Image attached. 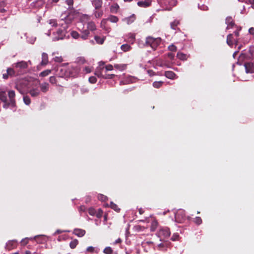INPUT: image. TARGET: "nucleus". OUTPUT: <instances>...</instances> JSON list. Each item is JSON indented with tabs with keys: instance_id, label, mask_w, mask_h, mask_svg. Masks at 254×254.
<instances>
[{
	"instance_id": "f257e3e1",
	"label": "nucleus",
	"mask_w": 254,
	"mask_h": 254,
	"mask_svg": "<svg viewBox=\"0 0 254 254\" xmlns=\"http://www.w3.org/2000/svg\"><path fill=\"white\" fill-rule=\"evenodd\" d=\"M61 22H62L60 23L59 24H61L62 27L59 28L56 33H53L54 35L52 38L53 41L63 40L65 37V35L67 33L66 29L68 28V24L65 21L61 20Z\"/></svg>"
},
{
	"instance_id": "f03ea898",
	"label": "nucleus",
	"mask_w": 254,
	"mask_h": 254,
	"mask_svg": "<svg viewBox=\"0 0 254 254\" xmlns=\"http://www.w3.org/2000/svg\"><path fill=\"white\" fill-rule=\"evenodd\" d=\"M91 4L94 7L93 10V14L96 18L101 17L104 14V11L102 9L103 5L102 0H92Z\"/></svg>"
},
{
	"instance_id": "7ed1b4c3",
	"label": "nucleus",
	"mask_w": 254,
	"mask_h": 254,
	"mask_svg": "<svg viewBox=\"0 0 254 254\" xmlns=\"http://www.w3.org/2000/svg\"><path fill=\"white\" fill-rule=\"evenodd\" d=\"M7 95L9 98V101H8V104L3 105V108L6 109H8V108H10L11 109H14V111H15L16 101L15 99V93L14 91L12 90H9L8 91Z\"/></svg>"
},
{
	"instance_id": "20e7f679",
	"label": "nucleus",
	"mask_w": 254,
	"mask_h": 254,
	"mask_svg": "<svg viewBox=\"0 0 254 254\" xmlns=\"http://www.w3.org/2000/svg\"><path fill=\"white\" fill-rule=\"evenodd\" d=\"M162 40L161 38H154L151 36H148L146 38L145 44L150 46L153 50H156L158 46L161 43Z\"/></svg>"
},
{
	"instance_id": "39448f33",
	"label": "nucleus",
	"mask_w": 254,
	"mask_h": 254,
	"mask_svg": "<svg viewBox=\"0 0 254 254\" xmlns=\"http://www.w3.org/2000/svg\"><path fill=\"white\" fill-rule=\"evenodd\" d=\"M12 66L16 69L18 74L21 75L24 73L28 68V62L21 61L13 63L12 64Z\"/></svg>"
},
{
	"instance_id": "423d86ee",
	"label": "nucleus",
	"mask_w": 254,
	"mask_h": 254,
	"mask_svg": "<svg viewBox=\"0 0 254 254\" xmlns=\"http://www.w3.org/2000/svg\"><path fill=\"white\" fill-rule=\"evenodd\" d=\"M171 235L170 229L168 227L161 228L157 233V236L161 241H166Z\"/></svg>"
},
{
	"instance_id": "0eeeda50",
	"label": "nucleus",
	"mask_w": 254,
	"mask_h": 254,
	"mask_svg": "<svg viewBox=\"0 0 254 254\" xmlns=\"http://www.w3.org/2000/svg\"><path fill=\"white\" fill-rule=\"evenodd\" d=\"M90 19V16L87 14H84L82 16L81 19L83 22L87 23V30L89 31L90 30L91 31H94L96 29V26L94 22L89 21Z\"/></svg>"
},
{
	"instance_id": "6e6552de",
	"label": "nucleus",
	"mask_w": 254,
	"mask_h": 254,
	"mask_svg": "<svg viewBox=\"0 0 254 254\" xmlns=\"http://www.w3.org/2000/svg\"><path fill=\"white\" fill-rule=\"evenodd\" d=\"M176 222L179 223H183L186 219L185 211L184 210L180 209L175 213Z\"/></svg>"
},
{
	"instance_id": "1a4fd4ad",
	"label": "nucleus",
	"mask_w": 254,
	"mask_h": 254,
	"mask_svg": "<svg viewBox=\"0 0 254 254\" xmlns=\"http://www.w3.org/2000/svg\"><path fill=\"white\" fill-rule=\"evenodd\" d=\"M240 38H236L235 39H233V36L232 34H229L227 36V44L230 46L232 47L234 44V42H235V44L236 46H239L238 49H240L241 48V46H239V43L240 42Z\"/></svg>"
},
{
	"instance_id": "9d476101",
	"label": "nucleus",
	"mask_w": 254,
	"mask_h": 254,
	"mask_svg": "<svg viewBox=\"0 0 254 254\" xmlns=\"http://www.w3.org/2000/svg\"><path fill=\"white\" fill-rule=\"evenodd\" d=\"M244 66L247 73L254 72V61L246 63Z\"/></svg>"
},
{
	"instance_id": "9b49d317",
	"label": "nucleus",
	"mask_w": 254,
	"mask_h": 254,
	"mask_svg": "<svg viewBox=\"0 0 254 254\" xmlns=\"http://www.w3.org/2000/svg\"><path fill=\"white\" fill-rule=\"evenodd\" d=\"M28 93L32 97H36L40 95L41 92L39 87H35L31 88Z\"/></svg>"
},
{
	"instance_id": "f8f14e48",
	"label": "nucleus",
	"mask_w": 254,
	"mask_h": 254,
	"mask_svg": "<svg viewBox=\"0 0 254 254\" xmlns=\"http://www.w3.org/2000/svg\"><path fill=\"white\" fill-rule=\"evenodd\" d=\"M17 241L16 240H9L6 243L5 248L8 250H11L17 247Z\"/></svg>"
},
{
	"instance_id": "ddd939ff",
	"label": "nucleus",
	"mask_w": 254,
	"mask_h": 254,
	"mask_svg": "<svg viewBox=\"0 0 254 254\" xmlns=\"http://www.w3.org/2000/svg\"><path fill=\"white\" fill-rule=\"evenodd\" d=\"M6 71L8 72V75L10 77H15L17 75H19L18 74L17 71L15 68L12 66V67H8L6 69Z\"/></svg>"
},
{
	"instance_id": "4468645a",
	"label": "nucleus",
	"mask_w": 254,
	"mask_h": 254,
	"mask_svg": "<svg viewBox=\"0 0 254 254\" xmlns=\"http://www.w3.org/2000/svg\"><path fill=\"white\" fill-rule=\"evenodd\" d=\"M151 3V0H144L138 1L137 4L140 7H147L150 5Z\"/></svg>"
},
{
	"instance_id": "2eb2a0df",
	"label": "nucleus",
	"mask_w": 254,
	"mask_h": 254,
	"mask_svg": "<svg viewBox=\"0 0 254 254\" xmlns=\"http://www.w3.org/2000/svg\"><path fill=\"white\" fill-rule=\"evenodd\" d=\"M225 22L227 25V29L232 28L235 25V23L231 16L226 17Z\"/></svg>"
},
{
	"instance_id": "dca6fc26",
	"label": "nucleus",
	"mask_w": 254,
	"mask_h": 254,
	"mask_svg": "<svg viewBox=\"0 0 254 254\" xmlns=\"http://www.w3.org/2000/svg\"><path fill=\"white\" fill-rule=\"evenodd\" d=\"M73 234L79 237H82L85 234V231L83 229L76 228L74 229Z\"/></svg>"
},
{
	"instance_id": "f3484780",
	"label": "nucleus",
	"mask_w": 254,
	"mask_h": 254,
	"mask_svg": "<svg viewBox=\"0 0 254 254\" xmlns=\"http://www.w3.org/2000/svg\"><path fill=\"white\" fill-rule=\"evenodd\" d=\"M49 84L47 82H44L42 84H40V92L42 91L43 93H46L49 90Z\"/></svg>"
},
{
	"instance_id": "a211bd4d",
	"label": "nucleus",
	"mask_w": 254,
	"mask_h": 254,
	"mask_svg": "<svg viewBox=\"0 0 254 254\" xmlns=\"http://www.w3.org/2000/svg\"><path fill=\"white\" fill-rule=\"evenodd\" d=\"M0 100L3 103V105L8 104L7 95L5 91H0Z\"/></svg>"
},
{
	"instance_id": "6ab92c4d",
	"label": "nucleus",
	"mask_w": 254,
	"mask_h": 254,
	"mask_svg": "<svg viewBox=\"0 0 254 254\" xmlns=\"http://www.w3.org/2000/svg\"><path fill=\"white\" fill-rule=\"evenodd\" d=\"M180 24V20L178 19H175L174 21L170 23L171 28L175 30H180L179 28H178V26Z\"/></svg>"
},
{
	"instance_id": "aec40b11",
	"label": "nucleus",
	"mask_w": 254,
	"mask_h": 254,
	"mask_svg": "<svg viewBox=\"0 0 254 254\" xmlns=\"http://www.w3.org/2000/svg\"><path fill=\"white\" fill-rule=\"evenodd\" d=\"M90 34V32L87 29L83 30L81 31L80 38L84 40L88 39V37Z\"/></svg>"
},
{
	"instance_id": "412c9836",
	"label": "nucleus",
	"mask_w": 254,
	"mask_h": 254,
	"mask_svg": "<svg viewBox=\"0 0 254 254\" xmlns=\"http://www.w3.org/2000/svg\"><path fill=\"white\" fill-rule=\"evenodd\" d=\"M33 239H35L38 243H42L46 241L45 235H37L35 236Z\"/></svg>"
},
{
	"instance_id": "4be33fe9",
	"label": "nucleus",
	"mask_w": 254,
	"mask_h": 254,
	"mask_svg": "<svg viewBox=\"0 0 254 254\" xmlns=\"http://www.w3.org/2000/svg\"><path fill=\"white\" fill-rule=\"evenodd\" d=\"M120 7L117 3H113L110 7V11L112 13H117Z\"/></svg>"
},
{
	"instance_id": "5701e85b",
	"label": "nucleus",
	"mask_w": 254,
	"mask_h": 254,
	"mask_svg": "<svg viewBox=\"0 0 254 254\" xmlns=\"http://www.w3.org/2000/svg\"><path fill=\"white\" fill-rule=\"evenodd\" d=\"M94 39L97 44L102 45L105 41V37H101L99 36L95 35L94 36Z\"/></svg>"
},
{
	"instance_id": "b1692460",
	"label": "nucleus",
	"mask_w": 254,
	"mask_h": 254,
	"mask_svg": "<svg viewBox=\"0 0 254 254\" xmlns=\"http://www.w3.org/2000/svg\"><path fill=\"white\" fill-rule=\"evenodd\" d=\"M48 62V56L45 53H43L42 55V61L41 64L42 65H46Z\"/></svg>"
},
{
	"instance_id": "393cba45",
	"label": "nucleus",
	"mask_w": 254,
	"mask_h": 254,
	"mask_svg": "<svg viewBox=\"0 0 254 254\" xmlns=\"http://www.w3.org/2000/svg\"><path fill=\"white\" fill-rule=\"evenodd\" d=\"M165 76L169 79H174L176 76V74L172 71H166L165 72Z\"/></svg>"
},
{
	"instance_id": "a878e982",
	"label": "nucleus",
	"mask_w": 254,
	"mask_h": 254,
	"mask_svg": "<svg viewBox=\"0 0 254 254\" xmlns=\"http://www.w3.org/2000/svg\"><path fill=\"white\" fill-rule=\"evenodd\" d=\"M135 19V15L134 14H132L129 17L125 18L124 20L126 21L127 24H130L132 23Z\"/></svg>"
},
{
	"instance_id": "bb28decb",
	"label": "nucleus",
	"mask_w": 254,
	"mask_h": 254,
	"mask_svg": "<svg viewBox=\"0 0 254 254\" xmlns=\"http://www.w3.org/2000/svg\"><path fill=\"white\" fill-rule=\"evenodd\" d=\"M156 65L160 67L166 66L169 67V66L161 59H159L156 61Z\"/></svg>"
},
{
	"instance_id": "cd10ccee",
	"label": "nucleus",
	"mask_w": 254,
	"mask_h": 254,
	"mask_svg": "<svg viewBox=\"0 0 254 254\" xmlns=\"http://www.w3.org/2000/svg\"><path fill=\"white\" fill-rule=\"evenodd\" d=\"M164 3L170 6H174L177 4V0H164Z\"/></svg>"
},
{
	"instance_id": "c85d7f7f",
	"label": "nucleus",
	"mask_w": 254,
	"mask_h": 254,
	"mask_svg": "<svg viewBox=\"0 0 254 254\" xmlns=\"http://www.w3.org/2000/svg\"><path fill=\"white\" fill-rule=\"evenodd\" d=\"M135 80L136 78H135L134 77L128 76L124 82H125V84H129L135 82Z\"/></svg>"
},
{
	"instance_id": "c756f323",
	"label": "nucleus",
	"mask_w": 254,
	"mask_h": 254,
	"mask_svg": "<svg viewBox=\"0 0 254 254\" xmlns=\"http://www.w3.org/2000/svg\"><path fill=\"white\" fill-rule=\"evenodd\" d=\"M121 49L124 52H127L131 50V47L129 45H128L127 44H125L122 45L121 46Z\"/></svg>"
},
{
	"instance_id": "7c9ffc66",
	"label": "nucleus",
	"mask_w": 254,
	"mask_h": 254,
	"mask_svg": "<svg viewBox=\"0 0 254 254\" xmlns=\"http://www.w3.org/2000/svg\"><path fill=\"white\" fill-rule=\"evenodd\" d=\"M177 57L182 61H185L187 59V55L181 52H178L177 54Z\"/></svg>"
},
{
	"instance_id": "2f4dec72",
	"label": "nucleus",
	"mask_w": 254,
	"mask_h": 254,
	"mask_svg": "<svg viewBox=\"0 0 254 254\" xmlns=\"http://www.w3.org/2000/svg\"><path fill=\"white\" fill-rule=\"evenodd\" d=\"M107 19L112 23H117L119 20L117 16L112 15H111Z\"/></svg>"
},
{
	"instance_id": "473e14b6",
	"label": "nucleus",
	"mask_w": 254,
	"mask_h": 254,
	"mask_svg": "<svg viewBox=\"0 0 254 254\" xmlns=\"http://www.w3.org/2000/svg\"><path fill=\"white\" fill-rule=\"evenodd\" d=\"M23 100L24 104L26 105H29L31 103V99L30 97L26 95H24L23 97Z\"/></svg>"
},
{
	"instance_id": "72a5a7b5",
	"label": "nucleus",
	"mask_w": 254,
	"mask_h": 254,
	"mask_svg": "<svg viewBox=\"0 0 254 254\" xmlns=\"http://www.w3.org/2000/svg\"><path fill=\"white\" fill-rule=\"evenodd\" d=\"M61 20H63V19H61L60 21H59V23H58L57 22V21L56 20V19H51L49 20V24L52 26H57L58 25H60L59 23H61Z\"/></svg>"
},
{
	"instance_id": "f704fd0d",
	"label": "nucleus",
	"mask_w": 254,
	"mask_h": 254,
	"mask_svg": "<svg viewBox=\"0 0 254 254\" xmlns=\"http://www.w3.org/2000/svg\"><path fill=\"white\" fill-rule=\"evenodd\" d=\"M26 39H27V41L31 44H33L34 43L36 39V38L35 37H34V36H27L26 37Z\"/></svg>"
},
{
	"instance_id": "c9c22d12",
	"label": "nucleus",
	"mask_w": 254,
	"mask_h": 254,
	"mask_svg": "<svg viewBox=\"0 0 254 254\" xmlns=\"http://www.w3.org/2000/svg\"><path fill=\"white\" fill-rule=\"evenodd\" d=\"M110 207L117 212H119L120 210V209L118 207L117 205L112 201L110 202Z\"/></svg>"
},
{
	"instance_id": "e433bc0d",
	"label": "nucleus",
	"mask_w": 254,
	"mask_h": 254,
	"mask_svg": "<svg viewBox=\"0 0 254 254\" xmlns=\"http://www.w3.org/2000/svg\"><path fill=\"white\" fill-rule=\"evenodd\" d=\"M163 83V81H154L153 83V86L156 88H159L161 87Z\"/></svg>"
},
{
	"instance_id": "4c0bfd02",
	"label": "nucleus",
	"mask_w": 254,
	"mask_h": 254,
	"mask_svg": "<svg viewBox=\"0 0 254 254\" xmlns=\"http://www.w3.org/2000/svg\"><path fill=\"white\" fill-rule=\"evenodd\" d=\"M159 250L166 251L167 248V243H160L158 245Z\"/></svg>"
},
{
	"instance_id": "58836bf2",
	"label": "nucleus",
	"mask_w": 254,
	"mask_h": 254,
	"mask_svg": "<svg viewBox=\"0 0 254 254\" xmlns=\"http://www.w3.org/2000/svg\"><path fill=\"white\" fill-rule=\"evenodd\" d=\"M70 35L73 38L75 39H77L79 38V37H80V35L77 32H76L75 31H72L70 33Z\"/></svg>"
},
{
	"instance_id": "ea45409f",
	"label": "nucleus",
	"mask_w": 254,
	"mask_h": 254,
	"mask_svg": "<svg viewBox=\"0 0 254 254\" xmlns=\"http://www.w3.org/2000/svg\"><path fill=\"white\" fill-rule=\"evenodd\" d=\"M5 3L4 1H0V12L4 13L6 11V10L4 8Z\"/></svg>"
},
{
	"instance_id": "a19ab883",
	"label": "nucleus",
	"mask_w": 254,
	"mask_h": 254,
	"mask_svg": "<svg viewBox=\"0 0 254 254\" xmlns=\"http://www.w3.org/2000/svg\"><path fill=\"white\" fill-rule=\"evenodd\" d=\"M78 244L77 240L75 239L70 242L69 246L71 249H74Z\"/></svg>"
},
{
	"instance_id": "79ce46f5",
	"label": "nucleus",
	"mask_w": 254,
	"mask_h": 254,
	"mask_svg": "<svg viewBox=\"0 0 254 254\" xmlns=\"http://www.w3.org/2000/svg\"><path fill=\"white\" fill-rule=\"evenodd\" d=\"M104 70V68L101 69V70H96L95 72V74L98 76V77H103V72Z\"/></svg>"
},
{
	"instance_id": "37998d69",
	"label": "nucleus",
	"mask_w": 254,
	"mask_h": 254,
	"mask_svg": "<svg viewBox=\"0 0 254 254\" xmlns=\"http://www.w3.org/2000/svg\"><path fill=\"white\" fill-rule=\"evenodd\" d=\"M98 198L102 201H106L108 199V197L102 194H98Z\"/></svg>"
},
{
	"instance_id": "c03bdc74",
	"label": "nucleus",
	"mask_w": 254,
	"mask_h": 254,
	"mask_svg": "<svg viewBox=\"0 0 254 254\" xmlns=\"http://www.w3.org/2000/svg\"><path fill=\"white\" fill-rule=\"evenodd\" d=\"M179 234L178 233H174L171 238V240L173 241H176L179 240Z\"/></svg>"
},
{
	"instance_id": "a18cd8bd",
	"label": "nucleus",
	"mask_w": 254,
	"mask_h": 254,
	"mask_svg": "<svg viewBox=\"0 0 254 254\" xmlns=\"http://www.w3.org/2000/svg\"><path fill=\"white\" fill-rule=\"evenodd\" d=\"M51 73L50 70H45L40 73V76L42 77H45Z\"/></svg>"
},
{
	"instance_id": "49530a36",
	"label": "nucleus",
	"mask_w": 254,
	"mask_h": 254,
	"mask_svg": "<svg viewBox=\"0 0 254 254\" xmlns=\"http://www.w3.org/2000/svg\"><path fill=\"white\" fill-rule=\"evenodd\" d=\"M104 253L106 254H112L113 253V250L111 247H108L104 249Z\"/></svg>"
},
{
	"instance_id": "de8ad7c7",
	"label": "nucleus",
	"mask_w": 254,
	"mask_h": 254,
	"mask_svg": "<svg viewBox=\"0 0 254 254\" xmlns=\"http://www.w3.org/2000/svg\"><path fill=\"white\" fill-rule=\"evenodd\" d=\"M88 213L91 216H94L96 214V210L93 207H90L88 209Z\"/></svg>"
},
{
	"instance_id": "09e8293b",
	"label": "nucleus",
	"mask_w": 254,
	"mask_h": 254,
	"mask_svg": "<svg viewBox=\"0 0 254 254\" xmlns=\"http://www.w3.org/2000/svg\"><path fill=\"white\" fill-rule=\"evenodd\" d=\"M126 65L125 64H115V67L120 69V70H124L126 68Z\"/></svg>"
},
{
	"instance_id": "8fccbe9b",
	"label": "nucleus",
	"mask_w": 254,
	"mask_h": 254,
	"mask_svg": "<svg viewBox=\"0 0 254 254\" xmlns=\"http://www.w3.org/2000/svg\"><path fill=\"white\" fill-rule=\"evenodd\" d=\"M198 7L202 10H207L208 9V6L205 4L200 5V4H198Z\"/></svg>"
},
{
	"instance_id": "3c124183",
	"label": "nucleus",
	"mask_w": 254,
	"mask_h": 254,
	"mask_svg": "<svg viewBox=\"0 0 254 254\" xmlns=\"http://www.w3.org/2000/svg\"><path fill=\"white\" fill-rule=\"evenodd\" d=\"M194 222L197 225H200L202 223V220L200 217H196L194 218Z\"/></svg>"
},
{
	"instance_id": "603ef678",
	"label": "nucleus",
	"mask_w": 254,
	"mask_h": 254,
	"mask_svg": "<svg viewBox=\"0 0 254 254\" xmlns=\"http://www.w3.org/2000/svg\"><path fill=\"white\" fill-rule=\"evenodd\" d=\"M115 76V74H103V78L104 79H112Z\"/></svg>"
},
{
	"instance_id": "864d4df0",
	"label": "nucleus",
	"mask_w": 254,
	"mask_h": 254,
	"mask_svg": "<svg viewBox=\"0 0 254 254\" xmlns=\"http://www.w3.org/2000/svg\"><path fill=\"white\" fill-rule=\"evenodd\" d=\"M78 211L80 213L85 212L87 211V208L84 205H81L78 208Z\"/></svg>"
},
{
	"instance_id": "5fc2aeb1",
	"label": "nucleus",
	"mask_w": 254,
	"mask_h": 254,
	"mask_svg": "<svg viewBox=\"0 0 254 254\" xmlns=\"http://www.w3.org/2000/svg\"><path fill=\"white\" fill-rule=\"evenodd\" d=\"M168 50L172 52H176L177 50V47L172 44L168 47Z\"/></svg>"
},
{
	"instance_id": "6e6d98bb",
	"label": "nucleus",
	"mask_w": 254,
	"mask_h": 254,
	"mask_svg": "<svg viewBox=\"0 0 254 254\" xmlns=\"http://www.w3.org/2000/svg\"><path fill=\"white\" fill-rule=\"evenodd\" d=\"M66 3L69 6V8H72L73 0H66Z\"/></svg>"
},
{
	"instance_id": "4d7b16f0",
	"label": "nucleus",
	"mask_w": 254,
	"mask_h": 254,
	"mask_svg": "<svg viewBox=\"0 0 254 254\" xmlns=\"http://www.w3.org/2000/svg\"><path fill=\"white\" fill-rule=\"evenodd\" d=\"M105 72L107 71H111L113 69V66L112 64H108L105 67Z\"/></svg>"
},
{
	"instance_id": "13d9d810",
	"label": "nucleus",
	"mask_w": 254,
	"mask_h": 254,
	"mask_svg": "<svg viewBox=\"0 0 254 254\" xmlns=\"http://www.w3.org/2000/svg\"><path fill=\"white\" fill-rule=\"evenodd\" d=\"M88 80H89V82H90L91 83H95L97 81V79L94 76H91L89 78Z\"/></svg>"
},
{
	"instance_id": "bf43d9fd",
	"label": "nucleus",
	"mask_w": 254,
	"mask_h": 254,
	"mask_svg": "<svg viewBox=\"0 0 254 254\" xmlns=\"http://www.w3.org/2000/svg\"><path fill=\"white\" fill-rule=\"evenodd\" d=\"M30 239V240H32L33 239V238H25V239H23L21 240V243L23 244V245H26L28 243V240Z\"/></svg>"
},
{
	"instance_id": "052dcab7",
	"label": "nucleus",
	"mask_w": 254,
	"mask_h": 254,
	"mask_svg": "<svg viewBox=\"0 0 254 254\" xmlns=\"http://www.w3.org/2000/svg\"><path fill=\"white\" fill-rule=\"evenodd\" d=\"M49 82L52 84H55L56 82V79L55 76H51L49 78Z\"/></svg>"
},
{
	"instance_id": "680f3d73",
	"label": "nucleus",
	"mask_w": 254,
	"mask_h": 254,
	"mask_svg": "<svg viewBox=\"0 0 254 254\" xmlns=\"http://www.w3.org/2000/svg\"><path fill=\"white\" fill-rule=\"evenodd\" d=\"M54 59L56 62L58 63H61L63 61L62 57H56L54 58Z\"/></svg>"
},
{
	"instance_id": "e2e57ef3",
	"label": "nucleus",
	"mask_w": 254,
	"mask_h": 254,
	"mask_svg": "<svg viewBox=\"0 0 254 254\" xmlns=\"http://www.w3.org/2000/svg\"><path fill=\"white\" fill-rule=\"evenodd\" d=\"M167 57L169 59L172 60L174 59L175 56L174 54L172 53H168L167 54Z\"/></svg>"
},
{
	"instance_id": "0e129e2a",
	"label": "nucleus",
	"mask_w": 254,
	"mask_h": 254,
	"mask_svg": "<svg viewBox=\"0 0 254 254\" xmlns=\"http://www.w3.org/2000/svg\"><path fill=\"white\" fill-rule=\"evenodd\" d=\"M241 30V27L238 28V29L234 32L235 35L238 37L239 36V31Z\"/></svg>"
},
{
	"instance_id": "69168bd1",
	"label": "nucleus",
	"mask_w": 254,
	"mask_h": 254,
	"mask_svg": "<svg viewBox=\"0 0 254 254\" xmlns=\"http://www.w3.org/2000/svg\"><path fill=\"white\" fill-rule=\"evenodd\" d=\"M88 91H89L88 89L86 88H82L80 89V92H81V94H84V93H87L88 92Z\"/></svg>"
},
{
	"instance_id": "338daca9",
	"label": "nucleus",
	"mask_w": 254,
	"mask_h": 254,
	"mask_svg": "<svg viewBox=\"0 0 254 254\" xmlns=\"http://www.w3.org/2000/svg\"><path fill=\"white\" fill-rule=\"evenodd\" d=\"M15 88L17 89V90L22 95H24V93L22 89L20 87H18L17 85L15 86Z\"/></svg>"
},
{
	"instance_id": "774afa93",
	"label": "nucleus",
	"mask_w": 254,
	"mask_h": 254,
	"mask_svg": "<svg viewBox=\"0 0 254 254\" xmlns=\"http://www.w3.org/2000/svg\"><path fill=\"white\" fill-rule=\"evenodd\" d=\"M9 76V75H8V72H6V73H3V74H2V78H3L4 79H5V80L7 79L8 78Z\"/></svg>"
}]
</instances>
